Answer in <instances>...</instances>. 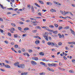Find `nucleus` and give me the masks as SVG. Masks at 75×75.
Wrapping results in <instances>:
<instances>
[{
    "label": "nucleus",
    "mask_w": 75,
    "mask_h": 75,
    "mask_svg": "<svg viewBox=\"0 0 75 75\" xmlns=\"http://www.w3.org/2000/svg\"><path fill=\"white\" fill-rule=\"evenodd\" d=\"M47 32H45L44 35L43 36V37L47 41H48V34H47Z\"/></svg>",
    "instance_id": "1"
},
{
    "label": "nucleus",
    "mask_w": 75,
    "mask_h": 75,
    "mask_svg": "<svg viewBox=\"0 0 75 75\" xmlns=\"http://www.w3.org/2000/svg\"><path fill=\"white\" fill-rule=\"evenodd\" d=\"M63 58L64 59L66 60L67 59V58L65 57V56H64L63 57Z\"/></svg>",
    "instance_id": "57"
},
{
    "label": "nucleus",
    "mask_w": 75,
    "mask_h": 75,
    "mask_svg": "<svg viewBox=\"0 0 75 75\" xmlns=\"http://www.w3.org/2000/svg\"><path fill=\"white\" fill-rule=\"evenodd\" d=\"M65 49H66V50H69V48L67 47H66Z\"/></svg>",
    "instance_id": "55"
},
{
    "label": "nucleus",
    "mask_w": 75,
    "mask_h": 75,
    "mask_svg": "<svg viewBox=\"0 0 75 75\" xmlns=\"http://www.w3.org/2000/svg\"><path fill=\"white\" fill-rule=\"evenodd\" d=\"M32 31L33 33H36L37 31V30H33Z\"/></svg>",
    "instance_id": "50"
},
{
    "label": "nucleus",
    "mask_w": 75,
    "mask_h": 75,
    "mask_svg": "<svg viewBox=\"0 0 75 75\" xmlns=\"http://www.w3.org/2000/svg\"><path fill=\"white\" fill-rule=\"evenodd\" d=\"M42 60L43 61H47L45 59H42Z\"/></svg>",
    "instance_id": "46"
},
{
    "label": "nucleus",
    "mask_w": 75,
    "mask_h": 75,
    "mask_svg": "<svg viewBox=\"0 0 75 75\" xmlns=\"http://www.w3.org/2000/svg\"><path fill=\"white\" fill-rule=\"evenodd\" d=\"M14 46L15 48H18V46L17 45H15Z\"/></svg>",
    "instance_id": "25"
},
{
    "label": "nucleus",
    "mask_w": 75,
    "mask_h": 75,
    "mask_svg": "<svg viewBox=\"0 0 75 75\" xmlns=\"http://www.w3.org/2000/svg\"><path fill=\"white\" fill-rule=\"evenodd\" d=\"M38 15H40V16H41V13L40 12L38 13Z\"/></svg>",
    "instance_id": "61"
},
{
    "label": "nucleus",
    "mask_w": 75,
    "mask_h": 75,
    "mask_svg": "<svg viewBox=\"0 0 75 75\" xmlns=\"http://www.w3.org/2000/svg\"><path fill=\"white\" fill-rule=\"evenodd\" d=\"M38 22L37 21H33V24H35V23H38Z\"/></svg>",
    "instance_id": "43"
},
{
    "label": "nucleus",
    "mask_w": 75,
    "mask_h": 75,
    "mask_svg": "<svg viewBox=\"0 0 75 75\" xmlns=\"http://www.w3.org/2000/svg\"><path fill=\"white\" fill-rule=\"evenodd\" d=\"M40 64H41V65H44L45 67H47V66H46V65H45V64L44 62H40Z\"/></svg>",
    "instance_id": "9"
},
{
    "label": "nucleus",
    "mask_w": 75,
    "mask_h": 75,
    "mask_svg": "<svg viewBox=\"0 0 75 75\" xmlns=\"http://www.w3.org/2000/svg\"><path fill=\"white\" fill-rule=\"evenodd\" d=\"M45 74V73L44 72V73H40V75H44Z\"/></svg>",
    "instance_id": "21"
},
{
    "label": "nucleus",
    "mask_w": 75,
    "mask_h": 75,
    "mask_svg": "<svg viewBox=\"0 0 75 75\" xmlns=\"http://www.w3.org/2000/svg\"><path fill=\"white\" fill-rule=\"evenodd\" d=\"M62 43H61V42H59L58 44V45H59V46H60V45H62Z\"/></svg>",
    "instance_id": "28"
},
{
    "label": "nucleus",
    "mask_w": 75,
    "mask_h": 75,
    "mask_svg": "<svg viewBox=\"0 0 75 75\" xmlns=\"http://www.w3.org/2000/svg\"><path fill=\"white\" fill-rule=\"evenodd\" d=\"M25 67V65L24 64H22L18 66V68H21L24 69Z\"/></svg>",
    "instance_id": "2"
},
{
    "label": "nucleus",
    "mask_w": 75,
    "mask_h": 75,
    "mask_svg": "<svg viewBox=\"0 0 75 75\" xmlns=\"http://www.w3.org/2000/svg\"><path fill=\"white\" fill-rule=\"evenodd\" d=\"M33 59L35 60V61H38V58L37 57H33L32 58Z\"/></svg>",
    "instance_id": "5"
},
{
    "label": "nucleus",
    "mask_w": 75,
    "mask_h": 75,
    "mask_svg": "<svg viewBox=\"0 0 75 75\" xmlns=\"http://www.w3.org/2000/svg\"><path fill=\"white\" fill-rule=\"evenodd\" d=\"M54 45L55 46V47H58V45H57V44H56V43H55L54 44Z\"/></svg>",
    "instance_id": "42"
},
{
    "label": "nucleus",
    "mask_w": 75,
    "mask_h": 75,
    "mask_svg": "<svg viewBox=\"0 0 75 75\" xmlns=\"http://www.w3.org/2000/svg\"><path fill=\"white\" fill-rule=\"evenodd\" d=\"M28 52H29L30 53H31V52H33V50H28Z\"/></svg>",
    "instance_id": "35"
},
{
    "label": "nucleus",
    "mask_w": 75,
    "mask_h": 75,
    "mask_svg": "<svg viewBox=\"0 0 75 75\" xmlns=\"http://www.w3.org/2000/svg\"><path fill=\"white\" fill-rule=\"evenodd\" d=\"M3 18H0V21H3Z\"/></svg>",
    "instance_id": "56"
},
{
    "label": "nucleus",
    "mask_w": 75,
    "mask_h": 75,
    "mask_svg": "<svg viewBox=\"0 0 75 75\" xmlns=\"http://www.w3.org/2000/svg\"><path fill=\"white\" fill-rule=\"evenodd\" d=\"M35 43L36 44H38L40 43V41L39 40L36 41L35 42Z\"/></svg>",
    "instance_id": "15"
},
{
    "label": "nucleus",
    "mask_w": 75,
    "mask_h": 75,
    "mask_svg": "<svg viewBox=\"0 0 75 75\" xmlns=\"http://www.w3.org/2000/svg\"><path fill=\"white\" fill-rule=\"evenodd\" d=\"M35 5L37 6V7H40V6L38 4H37V3H35Z\"/></svg>",
    "instance_id": "27"
},
{
    "label": "nucleus",
    "mask_w": 75,
    "mask_h": 75,
    "mask_svg": "<svg viewBox=\"0 0 75 75\" xmlns=\"http://www.w3.org/2000/svg\"><path fill=\"white\" fill-rule=\"evenodd\" d=\"M34 18H41V17H34Z\"/></svg>",
    "instance_id": "53"
},
{
    "label": "nucleus",
    "mask_w": 75,
    "mask_h": 75,
    "mask_svg": "<svg viewBox=\"0 0 75 75\" xmlns=\"http://www.w3.org/2000/svg\"><path fill=\"white\" fill-rule=\"evenodd\" d=\"M62 64L60 62L59 63V65L60 66H62Z\"/></svg>",
    "instance_id": "64"
},
{
    "label": "nucleus",
    "mask_w": 75,
    "mask_h": 75,
    "mask_svg": "<svg viewBox=\"0 0 75 75\" xmlns=\"http://www.w3.org/2000/svg\"><path fill=\"white\" fill-rule=\"evenodd\" d=\"M11 45H14V43L13 42H12L11 43Z\"/></svg>",
    "instance_id": "62"
},
{
    "label": "nucleus",
    "mask_w": 75,
    "mask_h": 75,
    "mask_svg": "<svg viewBox=\"0 0 75 75\" xmlns=\"http://www.w3.org/2000/svg\"><path fill=\"white\" fill-rule=\"evenodd\" d=\"M68 43L69 44H72V42H68Z\"/></svg>",
    "instance_id": "58"
},
{
    "label": "nucleus",
    "mask_w": 75,
    "mask_h": 75,
    "mask_svg": "<svg viewBox=\"0 0 75 75\" xmlns=\"http://www.w3.org/2000/svg\"><path fill=\"white\" fill-rule=\"evenodd\" d=\"M48 31H50V32H53V30L48 29Z\"/></svg>",
    "instance_id": "54"
},
{
    "label": "nucleus",
    "mask_w": 75,
    "mask_h": 75,
    "mask_svg": "<svg viewBox=\"0 0 75 75\" xmlns=\"http://www.w3.org/2000/svg\"><path fill=\"white\" fill-rule=\"evenodd\" d=\"M59 69H60V70H64H64H65V69H62L61 68H60V67H59Z\"/></svg>",
    "instance_id": "48"
},
{
    "label": "nucleus",
    "mask_w": 75,
    "mask_h": 75,
    "mask_svg": "<svg viewBox=\"0 0 75 75\" xmlns=\"http://www.w3.org/2000/svg\"><path fill=\"white\" fill-rule=\"evenodd\" d=\"M31 63L33 65H37V63H36L34 61H31Z\"/></svg>",
    "instance_id": "4"
},
{
    "label": "nucleus",
    "mask_w": 75,
    "mask_h": 75,
    "mask_svg": "<svg viewBox=\"0 0 75 75\" xmlns=\"http://www.w3.org/2000/svg\"><path fill=\"white\" fill-rule=\"evenodd\" d=\"M62 28H63L62 26H59L58 28V30H61V29H62Z\"/></svg>",
    "instance_id": "19"
},
{
    "label": "nucleus",
    "mask_w": 75,
    "mask_h": 75,
    "mask_svg": "<svg viewBox=\"0 0 75 75\" xmlns=\"http://www.w3.org/2000/svg\"><path fill=\"white\" fill-rule=\"evenodd\" d=\"M71 44H74V45H75V42H71Z\"/></svg>",
    "instance_id": "59"
},
{
    "label": "nucleus",
    "mask_w": 75,
    "mask_h": 75,
    "mask_svg": "<svg viewBox=\"0 0 75 75\" xmlns=\"http://www.w3.org/2000/svg\"><path fill=\"white\" fill-rule=\"evenodd\" d=\"M38 1L40 3V4H44V2H42V1H41L38 0Z\"/></svg>",
    "instance_id": "18"
},
{
    "label": "nucleus",
    "mask_w": 75,
    "mask_h": 75,
    "mask_svg": "<svg viewBox=\"0 0 75 75\" xmlns=\"http://www.w3.org/2000/svg\"><path fill=\"white\" fill-rule=\"evenodd\" d=\"M30 30V29L28 28H25L24 29V31H27V30Z\"/></svg>",
    "instance_id": "12"
},
{
    "label": "nucleus",
    "mask_w": 75,
    "mask_h": 75,
    "mask_svg": "<svg viewBox=\"0 0 75 75\" xmlns=\"http://www.w3.org/2000/svg\"><path fill=\"white\" fill-rule=\"evenodd\" d=\"M27 74V73H23L21 74V75H26Z\"/></svg>",
    "instance_id": "17"
},
{
    "label": "nucleus",
    "mask_w": 75,
    "mask_h": 75,
    "mask_svg": "<svg viewBox=\"0 0 75 75\" xmlns=\"http://www.w3.org/2000/svg\"><path fill=\"white\" fill-rule=\"evenodd\" d=\"M19 64V63L18 62H17L14 64V65L15 66H18V65H18Z\"/></svg>",
    "instance_id": "8"
},
{
    "label": "nucleus",
    "mask_w": 75,
    "mask_h": 75,
    "mask_svg": "<svg viewBox=\"0 0 75 75\" xmlns=\"http://www.w3.org/2000/svg\"><path fill=\"white\" fill-rule=\"evenodd\" d=\"M0 6H1V8H2L3 9H4V7H3V6L1 4L0 5Z\"/></svg>",
    "instance_id": "41"
},
{
    "label": "nucleus",
    "mask_w": 75,
    "mask_h": 75,
    "mask_svg": "<svg viewBox=\"0 0 75 75\" xmlns=\"http://www.w3.org/2000/svg\"><path fill=\"white\" fill-rule=\"evenodd\" d=\"M54 25H55V27L56 28H57V27H58V25L57 24H55V23H54Z\"/></svg>",
    "instance_id": "30"
},
{
    "label": "nucleus",
    "mask_w": 75,
    "mask_h": 75,
    "mask_svg": "<svg viewBox=\"0 0 75 75\" xmlns=\"http://www.w3.org/2000/svg\"><path fill=\"white\" fill-rule=\"evenodd\" d=\"M60 12L62 14H63V15H64V16H65V11H64V12H63V11H60Z\"/></svg>",
    "instance_id": "7"
},
{
    "label": "nucleus",
    "mask_w": 75,
    "mask_h": 75,
    "mask_svg": "<svg viewBox=\"0 0 75 75\" xmlns=\"http://www.w3.org/2000/svg\"><path fill=\"white\" fill-rule=\"evenodd\" d=\"M46 4L47 5H49L50 6H51V5H52V4L50 2H47Z\"/></svg>",
    "instance_id": "11"
},
{
    "label": "nucleus",
    "mask_w": 75,
    "mask_h": 75,
    "mask_svg": "<svg viewBox=\"0 0 75 75\" xmlns=\"http://www.w3.org/2000/svg\"><path fill=\"white\" fill-rule=\"evenodd\" d=\"M35 38H37L38 39H39V40H41V38L38 36H35Z\"/></svg>",
    "instance_id": "16"
},
{
    "label": "nucleus",
    "mask_w": 75,
    "mask_h": 75,
    "mask_svg": "<svg viewBox=\"0 0 75 75\" xmlns=\"http://www.w3.org/2000/svg\"><path fill=\"white\" fill-rule=\"evenodd\" d=\"M5 67H6V68H11V67H10V66L7 64L6 65Z\"/></svg>",
    "instance_id": "14"
},
{
    "label": "nucleus",
    "mask_w": 75,
    "mask_h": 75,
    "mask_svg": "<svg viewBox=\"0 0 75 75\" xmlns=\"http://www.w3.org/2000/svg\"><path fill=\"white\" fill-rule=\"evenodd\" d=\"M71 33L73 34H74V35H75V32L74 31H72L71 32Z\"/></svg>",
    "instance_id": "49"
},
{
    "label": "nucleus",
    "mask_w": 75,
    "mask_h": 75,
    "mask_svg": "<svg viewBox=\"0 0 75 75\" xmlns=\"http://www.w3.org/2000/svg\"><path fill=\"white\" fill-rule=\"evenodd\" d=\"M18 29L19 30H20L21 31V30H22V29L21 28V27H18Z\"/></svg>",
    "instance_id": "32"
},
{
    "label": "nucleus",
    "mask_w": 75,
    "mask_h": 75,
    "mask_svg": "<svg viewBox=\"0 0 75 75\" xmlns=\"http://www.w3.org/2000/svg\"><path fill=\"white\" fill-rule=\"evenodd\" d=\"M51 12H52V13H53V12H56V10L55 9H52L51 10Z\"/></svg>",
    "instance_id": "13"
},
{
    "label": "nucleus",
    "mask_w": 75,
    "mask_h": 75,
    "mask_svg": "<svg viewBox=\"0 0 75 75\" xmlns=\"http://www.w3.org/2000/svg\"><path fill=\"white\" fill-rule=\"evenodd\" d=\"M72 62L73 63H75V60L74 59H72Z\"/></svg>",
    "instance_id": "51"
},
{
    "label": "nucleus",
    "mask_w": 75,
    "mask_h": 75,
    "mask_svg": "<svg viewBox=\"0 0 75 75\" xmlns=\"http://www.w3.org/2000/svg\"><path fill=\"white\" fill-rule=\"evenodd\" d=\"M56 4H57V5H59V6H61V4H60V3H59L58 2H56Z\"/></svg>",
    "instance_id": "34"
},
{
    "label": "nucleus",
    "mask_w": 75,
    "mask_h": 75,
    "mask_svg": "<svg viewBox=\"0 0 75 75\" xmlns=\"http://www.w3.org/2000/svg\"><path fill=\"white\" fill-rule=\"evenodd\" d=\"M49 27L50 28H54V26H53V25H50L49 26Z\"/></svg>",
    "instance_id": "38"
},
{
    "label": "nucleus",
    "mask_w": 75,
    "mask_h": 75,
    "mask_svg": "<svg viewBox=\"0 0 75 75\" xmlns=\"http://www.w3.org/2000/svg\"><path fill=\"white\" fill-rule=\"evenodd\" d=\"M11 24L13 27H15L16 26V25H15V24L14 23H12Z\"/></svg>",
    "instance_id": "36"
},
{
    "label": "nucleus",
    "mask_w": 75,
    "mask_h": 75,
    "mask_svg": "<svg viewBox=\"0 0 75 75\" xmlns=\"http://www.w3.org/2000/svg\"><path fill=\"white\" fill-rule=\"evenodd\" d=\"M20 19L21 20H22V21H24V19L23 18H20Z\"/></svg>",
    "instance_id": "39"
},
{
    "label": "nucleus",
    "mask_w": 75,
    "mask_h": 75,
    "mask_svg": "<svg viewBox=\"0 0 75 75\" xmlns=\"http://www.w3.org/2000/svg\"><path fill=\"white\" fill-rule=\"evenodd\" d=\"M36 28H37L38 29H39V30H41V27L39 26H37L36 27Z\"/></svg>",
    "instance_id": "24"
},
{
    "label": "nucleus",
    "mask_w": 75,
    "mask_h": 75,
    "mask_svg": "<svg viewBox=\"0 0 75 75\" xmlns=\"http://www.w3.org/2000/svg\"><path fill=\"white\" fill-rule=\"evenodd\" d=\"M8 34L9 35V36H10V37H11V34L10 33H8Z\"/></svg>",
    "instance_id": "44"
},
{
    "label": "nucleus",
    "mask_w": 75,
    "mask_h": 75,
    "mask_svg": "<svg viewBox=\"0 0 75 75\" xmlns=\"http://www.w3.org/2000/svg\"><path fill=\"white\" fill-rule=\"evenodd\" d=\"M70 12H69V11H66V12H65V15H67V14H69V13H70Z\"/></svg>",
    "instance_id": "20"
},
{
    "label": "nucleus",
    "mask_w": 75,
    "mask_h": 75,
    "mask_svg": "<svg viewBox=\"0 0 75 75\" xmlns=\"http://www.w3.org/2000/svg\"><path fill=\"white\" fill-rule=\"evenodd\" d=\"M0 31L1 32V33H3V30H2L1 29H0Z\"/></svg>",
    "instance_id": "60"
},
{
    "label": "nucleus",
    "mask_w": 75,
    "mask_h": 75,
    "mask_svg": "<svg viewBox=\"0 0 75 75\" xmlns=\"http://www.w3.org/2000/svg\"><path fill=\"white\" fill-rule=\"evenodd\" d=\"M48 44L49 45H51L52 46H54V43L53 42H48Z\"/></svg>",
    "instance_id": "3"
},
{
    "label": "nucleus",
    "mask_w": 75,
    "mask_h": 75,
    "mask_svg": "<svg viewBox=\"0 0 75 75\" xmlns=\"http://www.w3.org/2000/svg\"><path fill=\"white\" fill-rule=\"evenodd\" d=\"M26 55H27V56H28V57H30V55H29V54H28V53H25Z\"/></svg>",
    "instance_id": "52"
},
{
    "label": "nucleus",
    "mask_w": 75,
    "mask_h": 75,
    "mask_svg": "<svg viewBox=\"0 0 75 75\" xmlns=\"http://www.w3.org/2000/svg\"><path fill=\"white\" fill-rule=\"evenodd\" d=\"M27 7L28 8H29V9H30V5H28Z\"/></svg>",
    "instance_id": "45"
},
{
    "label": "nucleus",
    "mask_w": 75,
    "mask_h": 75,
    "mask_svg": "<svg viewBox=\"0 0 75 75\" xmlns=\"http://www.w3.org/2000/svg\"><path fill=\"white\" fill-rule=\"evenodd\" d=\"M47 69L49 71H52V72H54V71L53 70V69H50V68H47Z\"/></svg>",
    "instance_id": "10"
},
{
    "label": "nucleus",
    "mask_w": 75,
    "mask_h": 75,
    "mask_svg": "<svg viewBox=\"0 0 75 75\" xmlns=\"http://www.w3.org/2000/svg\"><path fill=\"white\" fill-rule=\"evenodd\" d=\"M52 65H53L52 66H54V67H56L57 66V64L52 63Z\"/></svg>",
    "instance_id": "31"
},
{
    "label": "nucleus",
    "mask_w": 75,
    "mask_h": 75,
    "mask_svg": "<svg viewBox=\"0 0 75 75\" xmlns=\"http://www.w3.org/2000/svg\"><path fill=\"white\" fill-rule=\"evenodd\" d=\"M53 33H54L55 34H57V33H58V31L57 30H55L53 32Z\"/></svg>",
    "instance_id": "22"
},
{
    "label": "nucleus",
    "mask_w": 75,
    "mask_h": 75,
    "mask_svg": "<svg viewBox=\"0 0 75 75\" xmlns=\"http://www.w3.org/2000/svg\"><path fill=\"white\" fill-rule=\"evenodd\" d=\"M11 30L12 31H15V29L13 28H12Z\"/></svg>",
    "instance_id": "26"
},
{
    "label": "nucleus",
    "mask_w": 75,
    "mask_h": 75,
    "mask_svg": "<svg viewBox=\"0 0 75 75\" xmlns=\"http://www.w3.org/2000/svg\"><path fill=\"white\" fill-rule=\"evenodd\" d=\"M31 10H32V12L33 13H34L35 12V11H34V7L33 6H32Z\"/></svg>",
    "instance_id": "6"
},
{
    "label": "nucleus",
    "mask_w": 75,
    "mask_h": 75,
    "mask_svg": "<svg viewBox=\"0 0 75 75\" xmlns=\"http://www.w3.org/2000/svg\"><path fill=\"white\" fill-rule=\"evenodd\" d=\"M69 72H70V73H74V71H73L72 70H70L69 71Z\"/></svg>",
    "instance_id": "29"
},
{
    "label": "nucleus",
    "mask_w": 75,
    "mask_h": 75,
    "mask_svg": "<svg viewBox=\"0 0 75 75\" xmlns=\"http://www.w3.org/2000/svg\"><path fill=\"white\" fill-rule=\"evenodd\" d=\"M18 37V35L17 34H15L14 35V38H17Z\"/></svg>",
    "instance_id": "37"
},
{
    "label": "nucleus",
    "mask_w": 75,
    "mask_h": 75,
    "mask_svg": "<svg viewBox=\"0 0 75 75\" xmlns=\"http://www.w3.org/2000/svg\"><path fill=\"white\" fill-rule=\"evenodd\" d=\"M0 70H1V71H5L4 69H1Z\"/></svg>",
    "instance_id": "63"
},
{
    "label": "nucleus",
    "mask_w": 75,
    "mask_h": 75,
    "mask_svg": "<svg viewBox=\"0 0 75 75\" xmlns=\"http://www.w3.org/2000/svg\"><path fill=\"white\" fill-rule=\"evenodd\" d=\"M45 30H47V31H48V30L49 29H48V27H47V26H46V27H45Z\"/></svg>",
    "instance_id": "33"
},
{
    "label": "nucleus",
    "mask_w": 75,
    "mask_h": 75,
    "mask_svg": "<svg viewBox=\"0 0 75 75\" xmlns=\"http://www.w3.org/2000/svg\"><path fill=\"white\" fill-rule=\"evenodd\" d=\"M40 55H44L43 52H40Z\"/></svg>",
    "instance_id": "40"
},
{
    "label": "nucleus",
    "mask_w": 75,
    "mask_h": 75,
    "mask_svg": "<svg viewBox=\"0 0 75 75\" xmlns=\"http://www.w3.org/2000/svg\"><path fill=\"white\" fill-rule=\"evenodd\" d=\"M69 28V26H67L65 27L64 28V29H65V30H67V29H68Z\"/></svg>",
    "instance_id": "23"
},
{
    "label": "nucleus",
    "mask_w": 75,
    "mask_h": 75,
    "mask_svg": "<svg viewBox=\"0 0 75 75\" xmlns=\"http://www.w3.org/2000/svg\"><path fill=\"white\" fill-rule=\"evenodd\" d=\"M8 10H13V8H8Z\"/></svg>",
    "instance_id": "47"
}]
</instances>
